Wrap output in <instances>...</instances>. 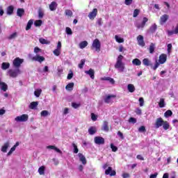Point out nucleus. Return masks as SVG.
<instances>
[{
	"mask_svg": "<svg viewBox=\"0 0 178 178\" xmlns=\"http://www.w3.org/2000/svg\"><path fill=\"white\" fill-rule=\"evenodd\" d=\"M78 156L79 158V161L83 163V165H86L87 163V159H86V156L81 153L78 154Z\"/></svg>",
	"mask_w": 178,
	"mask_h": 178,
	"instance_id": "16",
	"label": "nucleus"
},
{
	"mask_svg": "<svg viewBox=\"0 0 178 178\" xmlns=\"http://www.w3.org/2000/svg\"><path fill=\"white\" fill-rule=\"evenodd\" d=\"M41 92H42V90L41 89L35 90L34 94L38 98L41 95Z\"/></svg>",
	"mask_w": 178,
	"mask_h": 178,
	"instance_id": "47",
	"label": "nucleus"
},
{
	"mask_svg": "<svg viewBox=\"0 0 178 178\" xmlns=\"http://www.w3.org/2000/svg\"><path fill=\"white\" fill-rule=\"evenodd\" d=\"M34 23V21L33 19H30L26 25V30H30L31 29V26H33V24Z\"/></svg>",
	"mask_w": 178,
	"mask_h": 178,
	"instance_id": "37",
	"label": "nucleus"
},
{
	"mask_svg": "<svg viewBox=\"0 0 178 178\" xmlns=\"http://www.w3.org/2000/svg\"><path fill=\"white\" fill-rule=\"evenodd\" d=\"M103 130L104 131H109V127H108V122L104 121L103 124Z\"/></svg>",
	"mask_w": 178,
	"mask_h": 178,
	"instance_id": "39",
	"label": "nucleus"
},
{
	"mask_svg": "<svg viewBox=\"0 0 178 178\" xmlns=\"http://www.w3.org/2000/svg\"><path fill=\"white\" fill-rule=\"evenodd\" d=\"M20 73H22V72L20 71V70H19L18 67H17L9 70L7 72V74L10 76V77H13V79H15V77H17V76H19Z\"/></svg>",
	"mask_w": 178,
	"mask_h": 178,
	"instance_id": "1",
	"label": "nucleus"
},
{
	"mask_svg": "<svg viewBox=\"0 0 178 178\" xmlns=\"http://www.w3.org/2000/svg\"><path fill=\"white\" fill-rule=\"evenodd\" d=\"M115 40L116 41V42H118L119 44H122L123 42H124V39L120 38V36L115 35Z\"/></svg>",
	"mask_w": 178,
	"mask_h": 178,
	"instance_id": "29",
	"label": "nucleus"
},
{
	"mask_svg": "<svg viewBox=\"0 0 178 178\" xmlns=\"http://www.w3.org/2000/svg\"><path fill=\"white\" fill-rule=\"evenodd\" d=\"M72 145L74 147V154H78L79 153V148H77V145H76V144H74V143H73Z\"/></svg>",
	"mask_w": 178,
	"mask_h": 178,
	"instance_id": "57",
	"label": "nucleus"
},
{
	"mask_svg": "<svg viewBox=\"0 0 178 178\" xmlns=\"http://www.w3.org/2000/svg\"><path fill=\"white\" fill-rule=\"evenodd\" d=\"M101 80L102 81H109V83H111V84H115V79H113V78H111L109 76L102 77V78H101Z\"/></svg>",
	"mask_w": 178,
	"mask_h": 178,
	"instance_id": "17",
	"label": "nucleus"
},
{
	"mask_svg": "<svg viewBox=\"0 0 178 178\" xmlns=\"http://www.w3.org/2000/svg\"><path fill=\"white\" fill-rule=\"evenodd\" d=\"M14 10H15V7L13 6H9L6 10L7 15H8L9 16L13 15Z\"/></svg>",
	"mask_w": 178,
	"mask_h": 178,
	"instance_id": "18",
	"label": "nucleus"
},
{
	"mask_svg": "<svg viewBox=\"0 0 178 178\" xmlns=\"http://www.w3.org/2000/svg\"><path fill=\"white\" fill-rule=\"evenodd\" d=\"M169 19V15L165 14L163 15H162L161 17H160V24L163 25V24H165V23L166 22H168V19Z\"/></svg>",
	"mask_w": 178,
	"mask_h": 178,
	"instance_id": "15",
	"label": "nucleus"
},
{
	"mask_svg": "<svg viewBox=\"0 0 178 178\" xmlns=\"http://www.w3.org/2000/svg\"><path fill=\"white\" fill-rule=\"evenodd\" d=\"M98 13V9L94 8L88 15V17L90 20H94L97 17Z\"/></svg>",
	"mask_w": 178,
	"mask_h": 178,
	"instance_id": "9",
	"label": "nucleus"
},
{
	"mask_svg": "<svg viewBox=\"0 0 178 178\" xmlns=\"http://www.w3.org/2000/svg\"><path fill=\"white\" fill-rule=\"evenodd\" d=\"M133 65H135V66H140L141 65V60H140L138 58H135L132 60Z\"/></svg>",
	"mask_w": 178,
	"mask_h": 178,
	"instance_id": "36",
	"label": "nucleus"
},
{
	"mask_svg": "<svg viewBox=\"0 0 178 178\" xmlns=\"http://www.w3.org/2000/svg\"><path fill=\"white\" fill-rule=\"evenodd\" d=\"M38 102H32L29 105V109H37Z\"/></svg>",
	"mask_w": 178,
	"mask_h": 178,
	"instance_id": "23",
	"label": "nucleus"
},
{
	"mask_svg": "<svg viewBox=\"0 0 178 178\" xmlns=\"http://www.w3.org/2000/svg\"><path fill=\"white\" fill-rule=\"evenodd\" d=\"M91 119L93 120V122H96L97 119H98V117L94 114V113H91Z\"/></svg>",
	"mask_w": 178,
	"mask_h": 178,
	"instance_id": "55",
	"label": "nucleus"
},
{
	"mask_svg": "<svg viewBox=\"0 0 178 178\" xmlns=\"http://www.w3.org/2000/svg\"><path fill=\"white\" fill-rule=\"evenodd\" d=\"M67 79V80H72V79H73V71H72V70H70Z\"/></svg>",
	"mask_w": 178,
	"mask_h": 178,
	"instance_id": "49",
	"label": "nucleus"
},
{
	"mask_svg": "<svg viewBox=\"0 0 178 178\" xmlns=\"http://www.w3.org/2000/svg\"><path fill=\"white\" fill-rule=\"evenodd\" d=\"M112 98H116V95H108L104 97L105 104H111Z\"/></svg>",
	"mask_w": 178,
	"mask_h": 178,
	"instance_id": "13",
	"label": "nucleus"
},
{
	"mask_svg": "<svg viewBox=\"0 0 178 178\" xmlns=\"http://www.w3.org/2000/svg\"><path fill=\"white\" fill-rule=\"evenodd\" d=\"M38 17L39 19H42L44 17V11L41 8L38 10Z\"/></svg>",
	"mask_w": 178,
	"mask_h": 178,
	"instance_id": "44",
	"label": "nucleus"
},
{
	"mask_svg": "<svg viewBox=\"0 0 178 178\" xmlns=\"http://www.w3.org/2000/svg\"><path fill=\"white\" fill-rule=\"evenodd\" d=\"M84 63H86V60L82 59L81 63L79 64V67H83V66H84Z\"/></svg>",
	"mask_w": 178,
	"mask_h": 178,
	"instance_id": "61",
	"label": "nucleus"
},
{
	"mask_svg": "<svg viewBox=\"0 0 178 178\" xmlns=\"http://www.w3.org/2000/svg\"><path fill=\"white\" fill-rule=\"evenodd\" d=\"M34 52L35 54H40V52H42V50L41 49L36 47L34 48Z\"/></svg>",
	"mask_w": 178,
	"mask_h": 178,
	"instance_id": "62",
	"label": "nucleus"
},
{
	"mask_svg": "<svg viewBox=\"0 0 178 178\" xmlns=\"http://www.w3.org/2000/svg\"><path fill=\"white\" fill-rule=\"evenodd\" d=\"M38 173L40 175H45V166L42 165L41 167H40L38 169Z\"/></svg>",
	"mask_w": 178,
	"mask_h": 178,
	"instance_id": "32",
	"label": "nucleus"
},
{
	"mask_svg": "<svg viewBox=\"0 0 178 178\" xmlns=\"http://www.w3.org/2000/svg\"><path fill=\"white\" fill-rule=\"evenodd\" d=\"M149 54H154L155 51V44L151 43L149 48Z\"/></svg>",
	"mask_w": 178,
	"mask_h": 178,
	"instance_id": "35",
	"label": "nucleus"
},
{
	"mask_svg": "<svg viewBox=\"0 0 178 178\" xmlns=\"http://www.w3.org/2000/svg\"><path fill=\"white\" fill-rule=\"evenodd\" d=\"M122 59H123V56L120 55L118 58L117 63L115 67H122Z\"/></svg>",
	"mask_w": 178,
	"mask_h": 178,
	"instance_id": "19",
	"label": "nucleus"
},
{
	"mask_svg": "<svg viewBox=\"0 0 178 178\" xmlns=\"http://www.w3.org/2000/svg\"><path fill=\"white\" fill-rule=\"evenodd\" d=\"M56 6H58V4L56 3V2L53 1L51 3V4L49 5V9L51 11L54 10H56Z\"/></svg>",
	"mask_w": 178,
	"mask_h": 178,
	"instance_id": "26",
	"label": "nucleus"
},
{
	"mask_svg": "<svg viewBox=\"0 0 178 178\" xmlns=\"http://www.w3.org/2000/svg\"><path fill=\"white\" fill-rule=\"evenodd\" d=\"M167 58H168V56H166V54H161L159 56V62L156 63L154 67H158L160 64L163 65V63H165V62H166Z\"/></svg>",
	"mask_w": 178,
	"mask_h": 178,
	"instance_id": "3",
	"label": "nucleus"
},
{
	"mask_svg": "<svg viewBox=\"0 0 178 178\" xmlns=\"http://www.w3.org/2000/svg\"><path fill=\"white\" fill-rule=\"evenodd\" d=\"M53 52L56 56H59V55H60V49H56Z\"/></svg>",
	"mask_w": 178,
	"mask_h": 178,
	"instance_id": "52",
	"label": "nucleus"
},
{
	"mask_svg": "<svg viewBox=\"0 0 178 178\" xmlns=\"http://www.w3.org/2000/svg\"><path fill=\"white\" fill-rule=\"evenodd\" d=\"M23 62H24V59L17 57L13 61V63L15 67H20V65Z\"/></svg>",
	"mask_w": 178,
	"mask_h": 178,
	"instance_id": "6",
	"label": "nucleus"
},
{
	"mask_svg": "<svg viewBox=\"0 0 178 178\" xmlns=\"http://www.w3.org/2000/svg\"><path fill=\"white\" fill-rule=\"evenodd\" d=\"M147 22H148V18L144 17L140 24L136 23L135 26L136 27H137V29H144V27H145V24L147 23Z\"/></svg>",
	"mask_w": 178,
	"mask_h": 178,
	"instance_id": "8",
	"label": "nucleus"
},
{
	"mask_svg": "<svg viewBox=\"0 0 178 178\" xmlns=\"http://www.w3.org/2000/svg\"><path fill=\"white\" fill-rule=\"evenodd\" d=\"M0 86L2 91H7L8 90V85L5 82L1 81L0 79Z\"/></svg>",
	"mask_w": 178,
	"mask_h": 178,
	"instance_id": "21",
	"label": "nucleus"
},
{
	"mask_svg": "<svg viewBox=\"0 0 178 178\" xmlns=\"http://www.w3.org/2000/svg\"><path fill=\"white\" fill-rule=\"evenodd\" d=\"M167 34H168V35L169 37H170L171 35H173V34H176V33H175V31H169V30H168L167 31Z\"/></svg>",
	"mask_w": 178,
	"mask_h": 178,
	"instance_id": "60",
	"label": "nucleus"
},
{
	"mask_svg": "<svg viewBox=\"0 0 178 178\" xmlns=\"http://www.w3.org/2000/svg\"><path fill=\"white\" fill-rule=\"evenodd\" d=\"M48 149H54L56 152L58 154H62V152L59 149V148L56 147L55 145H49L47 146Z\"/></svg>",
	"mask_w": 178,
	"mask_h": 178,
	"instance_id": "22",
	"label": "nucleus"
},
{
	"mask_svg": "<svg viewBox=\"0 0 178 178\" xmlns=\"http://www.w3.org/2000/svg\"><path fill=\"white\" fill-rule=\"evenodd\" d=\"M39 42H40V44H45L46 45H49V44H51V42L48 40H46L43 38H40L39 39Z\"/></svg>",
	"mask_w": 178,
	"mask_h": 178,
	"instance_id": "28",
	"label": "nucleus"
},
{
	"mask_svg": "<svg viewBox=\"0 0 178 178\" xmlns=\"http://www.w3.org/2000/svg\"><path fill=\"white\" fill-rule=\"evenodd\" d=\"M17 37V33L14 32L8 37V40H15V38H16Z\"/></svg>",
	"mask_w": 178,
	"mask_h": 178,
	"instance_id": "40",
	"label": "nucleus"
},
{
	"mask_svg": "<svg viewBox=\"0 0 178 178\" xmlns=\"http://www.w3.org/2000/svg\"><path fill=\"white\" fill-rule=\"evenodd\" d=\"M167 51L168 54H170V52H172V44L170 43L167 45Z\"/></svg>",
	"mask_w": 178,
	"mask_h": 178,
	"instance_id": "58",
	"label": "nucleus"
},
{
	"mask_svg": "<svg viewBox=\"0 0 178 178\" xmlns=\"http://www.w3.org/2000/svg\"><path fill=\"white\" fill-rule=\"evenodd\" d=\"M15 120V122H27L29 120V115L23 114L21 116H17Z\"/></svg>",
	"mask_w": 178,
	"mask_h": 178,
	"instance_id": "5",
	"label": "nucleus"
},
{
	"mask_svg": "<svg viewBox=\"0 0 178 178\" xmlns=\"http://www.w3.org/2000/svg\"><path fill=\"white\" fill-rule=\"evenodd\" d=\"M79 48L81 49H84V48H86V47H87V45H88V42L87 41H82L79 43Z\"/></svg>",
	"mask_w": 178,
	"mask_h": 178,
	"instance_id": "27",
	"label": "nucleus"
},
{
	"mask_svg": "<svg viewBox=\"0 0 178 178\" xmlns=\"http://www.w3.org/2000/svg\"><path fill=\"white\" fill-rule=\"evenodd\" d=\"M41 116H43L44 118L48 116V115H49V112H48V111L47 110H44L42 111H41L40 113Z\"/></svg>",
	"mask_w": 178,
	"mask_h": 178,
	"instance_id": "46",
	"label": "nucleus"
},
{
	"mask_svg": "<svg viewBox=\"0 0 178 178\" xmlns=\"http://www.w3.org/2000/svg\"><path fill=\"white\" fill-rule=\"evenodd\" d=\"M105 175L112 177V176H116V171L114 170H112V167H108L107 170H105Z\"/></svg>",
	"mask_w": 178,
	"mask_h": 178,
	"instance_id": "12",
	"label": "nucleus"
},
{
	"mask_svg": "<svg viewBox=\"0 0 178 178\" xmlns=\"http://www.w3.org/2000/svg\"><path fill=\"white\" fill-rule=\"evenodd\" d=\"M138 15H140V10L135 9L134 11L133 17H137V16H138Z\"/></svg>",
	"mask_w": 178,
	"mask_h": 178,
	"instance_id": "50",
	"label": "nucleus"
},
{
	"mask_svg": "<svg viewBox=\"0 0 178 178\" xmlns=\"http://www.w3.org/2000/svg\"><path fill=\"white\" fill-rule=\"evenodd\" d=\"M42 24V20L41 19L36 20L34 22V25L35 26V27H40L41 26Z\"/></svg>",
	"mask_w": 178,
	"mask_h": 178,
	"instance_id": "43",
	"label": "nucleus"
},
{
	"mask_svg": "<svg viewBox=\"0 0 178 178\" xmlns=\"http://www.w3.org/2000/svg\"><path fill=\"white\" fill-rule=\"evenodd\" d=\"M65 31L67 33V34H68L69 35H72V34H73V32L72 31V29L67 27L65 29Z\"/></svg>",
	"mask_w": 178,
	"mask_h": 178,
	"instance_id": "53",
	"label": "nucleus"
},
{
	"mask_svg": "<svg viewBox=\"0 0 178 178\" xmlns=\"http://www.w3.org/2000/svg\"><path fill=\"white\" fill-rule=\"evenodd\" d=\"M86 74H88V76H90V79H92V80H94V79H95V71H94V70H92V68H90L89 70L88 71H85Z\"/></svg>",
	"mask_w": 178,
	"mask_h": 178,
	"instance_id": "14",
	"label": "nucleus"
},
{
	"mask_svg": "<svg viewBox=\"0 0 178 178\" xmlns=\"http://www.w3.org/2000/svg\"><path fill=\"white\" fill-rule=\"evenodd\" d=\"M91 49H95L96 52L101 51V42L99 40L95 39L92 44Z\"/></svg>",
	"mask_w": 178,
	"mask_h": 178,
	"instance_id": "2",
	"label": "nucleus"
},
{
	"mask_svg": "<svg viewBox=\"0 0 178 178\" xmlns=\"http://www.w3.org/2000/svg\"><path fill=\"white\" fill-rule=\"evenodd\" d=\"M81 106V104L80 103L79 104H77L76 102H72V106L74 109H77V108H80Z\"/></svg>",
	"mask_w": 178,
	"mask_h": 178,
	"instance_id": "48",
	"label": "nucleus"
},
{
	"mask_svg": "<svg viewBox=\"0 0 178 178\" xmlns=\"http://www.w3.org/2000/svg\"><path fill=\"white\" fill-rule=\"evenodd\" d=\"M29 58L30 59H31V60H34L35 62H39V63H42V62H44V60H45V58H44V56H41L38 54H36L35 56L29 55Z\"/></svg>",
	"mask_w": 178,
	"mask_h": 178,
	"instance_id": "4",
	"label": "nucleus"
},
{
	"mask_svg": "<svg viewBox=\"0 0 178 178\" xmlns=\"http://www.w3.org/2000/svg\"><path fill=\"white\" fill-rule=\"evenodd\" d=\"M127 88L129 92H134V91H136V88L134 87V85L131 83L128 84Z\"/></svg>",
	"mask_w": 178,
	"mask_h": 178,
	"instance_id": "30",
	"label": "nucleus"
},
{
	"mask_svg": "<svg viewBox=\"0 0 178 178\" xmlns=\"http://www.w3.org/2000/svg\"><path fill=\"white\" fill-rule=\"evenodd\" d=\"M159 108H165V99H160V102H159Z\"/></svg>",
	"mask_w": 178,
	"mask_h": 178,
	"instance_id": "42",
	"label": "nucleus"
},
{
	"mask_svg": "<svg viewBox=\"0 0 178 178\" xmlns=\"http://www.w3.org/2000/svg\"><path fill=\"white\" fill-rule=\"evenodd\" d=\"M24 15V9L23 8H18L17 10V15L19 17H22Z\"/></svg>",
	"mask_w": 178,
	"mask_h": 178,
	"instance_id": "33",
	"label": "nucleus"
},
{
	"mask_svg": "<svg viewBox=\"0 0 178 178\" xmlns=\"http://www.w3.org/2000/svg\"><path fill=\"white\" fill-rule=\"evenodd\" d=\"M139 104H140V106H144V98L143 97L139 98Z\"/></svg>",
	"mask_w": 178,
	"mask_h": 178,
	"instance_id": "59",
	"label": "nucleus"
},
{
	"mask_svg": "<svg viewBox=\"0 0 178 178\" xmlns=\"http://www.w3.org/2000/svg\"><path fill=\"white\" fill-rule=\"evenodd\" d=\"M130 177V174L127 172H124L122 174V178H129Z\"/></svg>",
	"mask_w": 178,
	"mask_h": 178,
	"instance_id": "64",
	"label": "nucleus"
},
{
	"mask_svg": "<svg viewBox=\"0 0 178 178\" xmlns=\"http://www.w3.org/2000/svg\"><path fill=\"white\" fill-rule=\"evenodd\" d=\"M143 65H145V66H151V60H149V59L148 58H144L143 60Z\"/></svg>",
	"mask_w": 178,
	"mask_h": 178,
	"instance_id": "34",
	"label": "nucleus"
},
{
	"mask_svg": "<svg viewBox=\"0 0 178 178\" xmlns=\"http://www.w3.org/2000/svg\"><path fill=\"white\" fill-rule=\"evenodd\" d=\"M8 148H9V142L5 143L4 145L1 147V152H7Z\"/></svg>",
	"mask_w": 178,
	"mask_h": 178,
	"instance_id": "25",
	"label": "nucleus"
},
{
	"mask_svg": "<svg viewBox=\"0 0 178 178\" xmlns=\"http://www.w3.org/2000/svg\"><path fill=\"white\" fill-rule=\"evenodd\" d=\"M129 123H134L136 124L137 123V119L134 118H130L129 120Z\"/></svg>",
	"mask_w": 178,
	"mask_h": 178,
	"instance_id": "56",
	"label": "nucleus"
},
{
	"mask_svg": "<svg viewBox=\"0 0 178 178\" xmlns=\"http://www.w3.org/2000/svg\"><path fill=\"white\" fill-rule=\"evenodd\" d=\"M149 30L151 33H155V31H156V24H154L153 25H152Z\"/></svg>",
	"mask_w": 178,
	"mask_h": 178,
	"instance_id": "45",
	"label": "nucleus"
},
{
	"mask_svg": "<svg viewBox=\"0 0 178 178\" xmlns=\"http://www.w3.org/2000/svg\"><path fill=\"white\" fill-rule=\"evenodd\" d=\"M88 133L90 134V136H94V134L97 133V128L95 127H90L88 129Z\"/></svg>",
	"mask_w": 178,
	"mask_h": 178,
	"instance_id": "20",
	"label": "nucleus"
},
{
	"mask_svg": "<svg viewBox=\"0 0 178 178\" xmlns=\"http://www.w3.org/2000/svg\"><path fill=\"white\" fill-rule=\"evenodd\" d=\"M111 148L113 152H116V151H118V147L115 146L113 145V143L111 144Z\"/></svg>",
	"mask_w": 178,
	"mask_h": 178,
	"instance_id": "54",
	"label": "nucleus"
},
{
	"mask_svg": "<svg viewBox=\"0 0 178 178\" xmlns=\"http://www.w3.org/2000/svg\"><path fill=\"white\" fill-rule=\"evenodd\" d=\"M10 64L9 63H3L1 65V67H9Z\"/></svg>",
	"mask_w": 178,
	"mask_h": 178,
	"instance_id": "63",
	"label": "nucleus"
},
{
	"mask_svg": "<svg viewBox=\"0 0 178 178\" xmlns=\"http://www.w3.org/2000/svg\"><path fill=\"white\" fill-rule=\"evenodd\" d=\"M138 131L139 133H145V131H147V129L144 126H141L140 127H139Z\"/></svg>",
	"mask_w": 178,
	"mask_h": 178,
	"instance_id": "51",
	"label": "nucleus"
},
{
	"mask_svg": "<svg viewBox=\"0 0 178 178\" xmlns=\"http://www.w3.org/2000/svg\"><path fill=\"white\" fill-rule=\"evenodd\" d=\"M162 126L164 130H169L170 127V124H169V122H168V121H164Z\"/></svg>",
	"mask_w": 178,
	"mask_h": 178,
	"instance_id": "31",
	"label": "nucleus"
},
{
	"mask_svg": "<svg viewBox=\"0 0 178 178\" xmlns=\"http://www.w3.org/2000/svg\"><path fill=\"white\" fill-rule=\"evenodd\" d=\"M173 115V112H172L170 110H168L164 113L165 118H170Z\"/></svg>",
	"mask_w": 178,
	"mask_h": 178,
	"instance_id": "41",
	"label": "nucleus"
},
{
	"mask_svg": "<svg viewBox=\"0 0 178 178\" xmlns=\"http://www.w3.org/2000/svg\"><path fill=\"white\" fill-rule=\"evenodd\" d=\"M73 87H74V83L71 82L65 86V90H67V91H72Z\"/></svg>",
	"mask_w": 178,
	"mask_h": 178,
	"instance_id": "24",
	"label": "nucleus"
},
{
	"mask_svg": "<svg viewBox=\"0 0 178 178\" xmlns=\"http://www.w3.org/2000/svg\"><path fill=\"white\" fill-rule=\"evenodd\" d=\"M65 15L68 17H72L73 16V12L71 10L67 9L65 10Z\"/></svg>",
	"mask_w": 178,
	"mask_h": 178,
	"instance_id": "38",
	"label": "nucleus"
},
{
	"mask_svg": "<svg viewBox=\"0 0 178 178\" xmlns=\"http://www.w3.org/2000/svg\"><path fill=\"white\" fill-rule=\"evenodd\" d=\"M95 143L97 145H102L105 144V139L101 136H96L95 137Z\"/></svg>",
	"mask_w": 178,
	"mask_h": 178,
	"instance_id": "7",
	"label": "nucleus"
},
{
	"mask_svg": "<svg viewBox=\"0 0 178 178\" xmlns=\"http://www.w3.org/2000/svg\"><path fill=\"white\" fill-rule=\"evenodd\" d=\"M137 41L140 47H145V42H144V36L139 35L137 37Z\"/></svg>",
	"mask_w": 178,
	"mask_h": 178,
	"instance_id": "11",
	"label": "nucleus"
},
{
	"mask_svg": "<svg viewBox=\"0 0 178 178\" xmlns=\"http://www.w3.org/2000/svg\"><path fill=\"white\" fill-rule=\"evenodd\" d=\"M163 119L162 118H159L156 120V122L154 124L156 129H159V127H161V126L163 124Z\"/></svg>",
	"mask_w": 178,
	"mask_h": 178,
	"instance_id": "10",
	"label": "nucleus"
}]
</instances>
